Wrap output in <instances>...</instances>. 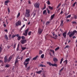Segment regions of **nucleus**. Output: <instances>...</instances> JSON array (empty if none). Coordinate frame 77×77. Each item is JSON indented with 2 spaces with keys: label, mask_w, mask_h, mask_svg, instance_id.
<instances>
[{
  "label": "nucleus",
  "mask_w": 77,
  "mask_h": 77,
  "mask_svg": "<svg viewBox=\"0 0 77 77\" xmlns=\"http://www.w3.org/2000/svg\"><path fill=\"white\" fill-rule=\"evenodd\" d=\"M4 62L6 63L7 62H8V56H5L4 57Z\"/></svg>",
  "instance_id": "nucleus-8"
},
{
  "label": "nucleus",
  "mask_w": 77,
  "mask_h": 77,
  "mask_svg": "<svg viewBox=\"0 0 77 77\" xmlns=\"http://www.w3.org/2000/svg\"><path fill=\"white\" fill-rule=\"evenodd\" d=\"M5 32H8V30L5 29Z\"/></svg>",
  "instance_id": "nucleus-63"
},
{
  "label": "nucleus",
  "mask_w": 77,
  "mask_h": 77,
  "mask_svg": "<svg viewBox=\"0 0 77 77\" xmlns=\"http://www.w3.org/2000/svg\"><path fill=\"white\" fill-rule=\"evenodd\" d=\"M23 20L24 21H27V20L25 18V17L23 18Z\"/></svg>",
  "instance_id": "nucleus-47"
},
{
  "label": "nucleus",
  "mask_w": 77,
  "mask_h": 77,
  "mask_svg": "<svg viewBox=\"0 0 77 77\" xmlns=\"http://www.w3.org/2000/svg\"><path fill=\"white\" fill-rule=\"evenodd\" d=\"M52 35H53V36H54V35H55V33H54V32H53L52 33Z\"/></svg>",
  "instance_id": "nucleus-58"
},
{
  "label": "nucleus",
  "mask_w": 77,
  "mask_h": 77,
  "mask_svg": "<svg viewBox=\"0 0 77 77\" xmlns=\"http://www.w3.org/2000/svg\"><path fill=\"white\" fill-rule=\"evenodd\" d=\"M28 3L29 4H30L31 3H30V0L28 1Z\"/></svg>",
  "instance_id": "nucleus-61"
},
{
  "label": "nucleus",
  "mask_w": 77,
  "mask_h": 77,
  "mask_svg": "<svg viewBox=\"0 0 77 77\" xmlns=\"http://www.w3.org/2000/svg\"><path fill=\"white\" fill-rule=\"evenodd\" d=\"M20 16V13H18L17 16V18H18V17H19Z\"/></svg>",
  "instance_id": "nucleus-34"
},
{
  "label": "nucleus",
  "mask_w": 77,
  "mask_h": 77,
  "mask_svg": "<svg viewBox=\"0 0 77 77\" xmlns=\"http://www.w3.org/2000/svg\"><path fill=\"white\" fill-rule=\"evenodd\" d=\"M46 8V7H45H45L42 8V10H44Z\"/></svg>",
  "instance_id": "nucleus-52"
},
{
  "label": "nucleus",
  "mask_w": 77,
  "mask_h": 77,
  "mask_svg": "<svg viewBox=\"0 0 77 77\" xmlns=\"http://www.w3.org/2000/svg\"><path fill=\"white\" fill-rule=\"evenodd\" d=\"M42 53V51L41 50H40L39 51V54H41Z\"/></svg>",
  "instance_id": "nucleus-39"
},
{
  "label": "nucleus",
  "mask_w": 77,
  "mask_h": 77,
  "mask_svg": "<svg viewBox=\"0 0 77 77\" xmlns=\"http://www.w3.org/2000/svg\"><path fill=\"white\" fill-rule=\"evenodd\" d=\"M41 58H42V59H43V58H44V54H42L41 55Z\"/></svg>",
  "instance_id": "nucleus-38"
},
{
  "label": "nucleus",
  "mask_w": 77,
  "mask_h": 77,
  "mask_svg": "<svg viewBox=\"0 0 77 77\" xmlns=\"http://www.w3.org/2000/svg\"><path fill=\"white\" fill-rule=\"evenodd\" d=\"M31 33H32V32H29L28 33V35L29 36H30L31 35Z\"/></svg>",
  "instance_id": "nucleus-30"
},
{
  "label": "nucleus",
  "mask_w": 77,
  "mask_h": 77,
  "mask_svg": "<svg viewBox=\"0 0 77 77\" xmlns=\"http://www.w3.org/2000/svg\"><path fill=\"white\" fill-rule=\"evenodd\" d=\"M53 60L54 62H57L58 60H57V59L56 58V57H54L53 59Z\"/></svg>",
  "instance_id": "nucleus-19"
},
{
  "label": "nucleus",
  "mask_w": 77,
  "mask_h": 77,
  "mask_svg": "<svg viewBox=\"0 0 77 77\" xmlns=\"http://www.w3.org/2000/svg\"><path fill=\"white\" fill-rule=\"evenodd\" d=\"M77 3V2H75L72 5L73 7H75V4Z\"/></svg>",
  "instance_id": "nucleus-43"
},
{
  "label": "nucleus",
  "mask_w": 77,
  "mask_h": 77,
  "mask_svg": "<svg viewBox=\"0 0 77 77\" xmlns=\"http://www.w3.org/2000/svg\"><path fill=\"white\" fill-rule=\"evenodd\" d=\"M34 6H35V8H39V4L37 3H36V4L34 5Z\"/></svg>",
  "instance_id": "nucleus-10"
},
{
  "label": "nucleus",
  "mask_w": 77,
  "mask_h": 77,
  "mask_svg": "<svg viewBox=\"0 0 77 77\" xmlns=\"http://www.w3.org/2000/svg\"><path fill=\"white\" fill-rule=\"evenodd\" d=\"M63 35L65 38L66 36V32H64L63 33Z\"/></svg>",
  "instance_id": "nucleus-12"
},
{
  "label": "nucleus",
  "mask_w": 77,
  "mask_h": 77,
  "mask_svg": "<svg viewBox=\"0 0 77 77\" xmlns=\"http://www.w3.org/2000/svg\"><path fill=\"white\" fill-rule=\"evenodd\" d=\"M70 33H71V32H69L68 33V35H69V37H70V38H71L72 36H74V34L73 33H72V32L70 34Z\"/></svg>",
  "instance_id": "nucleus-9"
},
{
  "label": "nucleus",
  "mask_w": 77,
  "mask_h": 77,
  "mask_svg": "<svg viewBox=\"0 0 77 77\" xmlns=\"http://www.w3.org/2000/svg\"><path fill=\"white\" fill-rule=\"evenodd\" d=\"M40 66L41 67H46V66L42 64H40Z\"/></svg>",
  "instance_id": "nucleus-23"
},
{
  "label": "nucleus",
  "mask_w": 77,
  "mask_h": 77,
  "mask_svg": "<svg viewBox=\"0 0 77 77\" xmlns=\"http://www.w3.org/2000/svg\"><path fill=\"white\" fill-rule=\"evenodd\" d=\"M76 38V37L75 36H74L72 38L73 39H74V38Z\"/></svg>",
  "instance_id": "nucleus-64"
},
{
  "label": "nucleus",
  "mask_w": 77,
  "mask_h": 77,
  "mask_svg": "<svg viewBox=\"0 0 77 77\" xmlns=\"http://www.w3.org/2000/svg\"><path fill=\"white\" fill-rule=\"evenodd\" d=\"M16 47V44H15L14 45V48H15Z\"/></svg>",
  "instance_id": "nucleus-56"
},
{
  "label": "nucleus",
  "mask_w": 77,
  "mask_h": 77,
  "mask_svg": "<svg viewBox=\"0 0 77 77\" xmlns=\"http://www.w3.org/2000/svg\"><path fill=\"white\" fill-rule=\"evenodd\" d=\"M25 27V25L24 24L23 25V26H22L21 27V28L20 29V30H22V29H23V27Z\"/></svg>",
  "instance_id": "nucleus-25"
},
{
  "label": "nucleus",
  "mask_w": 77,
  "mask_h": 77,
  "mask_svg": "<svg viewBox=\"0 0 77 77\" xmlns=\"http://www.w3.org/2000/svg\"><path fill=\"white\" fill-rule=\"evenodd\" d=\"M48 8L51 11V10H53V7H51V6L49 5L48 6Z\"/></svg>",
  "instance_id": "nucleus-16"
},
{
  "label": "nucleus",
  "mask_w": 77,
  "mask_h": 77,
  "mask_svg": "<svg viewBox=\"0 0 77 77\" xmlns=\"http://www.w3.org/2000/svg\"><path fill=\"white\" fill-rule=\"evenodd\" d=\"M10 67V65L8 64H6V66H5V68H9V67Z\"/></svg>",
  "instance_id": "nucleus-22"
},
{
  "label": "nucleus",
  "mask_w": 77,
  "mask_h": 77,
  "mask_svg": "<svg viewBox=\"0 0 77 77\" xmlns=\"http://www.w3.org/2000/svg\"><path fill=\"white\" fill-rule=\"evenodd\" d=\"M8 37L9 38L11 37V34H10L8 36Z\"/></svg>",
  "instance_id": "nucleus-57"
},
{
  "label": "nucleus",
  "mask_w": 77,
  "mask_h": 77,
  "mask_svg": "<svg viewBox=\"0 0 77 77\" xmlns=\"http://www.w3.org/2000/svg\"><path fill=\"white\" fill-rule=\"evenodd\" d=\"M42 31H43V29H41L40 28H38V33L39 34H41L42 33Z\"/></svg>",
  "instance_id": "nucleus-5"
},
{
  "label": "nucleus",
  "mask_w": 77,
  "mask_h": 77,
  "mask_svg": "<svg viewBox=\"0 0 77 77\" xmlns=\"http://www.w3.org/2000/svg\"><path fill=\"white\" fill-rule=\"evenodd\" d=\"M69 20L68 19V18H66V22H69Z\"/></svg>",
  "instance_id": "nucleus-37"
},
{
  "label": "nucleus",
  "mask_w": 77,
  "mask_h": 77,
  "mask_svg": "<svg viewBox=\"0 0 77 77\" xmlns=\"http://www.w3.org/2000/svg\"><path fill=\"white\" fill-rule=\"evenodd\" d=\"M17 65H18V60H17V59H16L14 63V65L15 66H16Z\"/></svg>",
  "instance_id": "nucleus-11"
},
{
  "label": "nucleus",
  "mask_w": 77,
  "mask_h": 77,
  "mask_svg": "<svg viewBox=\"0 0 77 77\" xmlns=\"http://www.w3.org/2000/svg\"><path fill=\"white\" fill-rule=\"evenodd\" d=\"M30 11L29 9H26V14L27 17H30Z\"/></svg>",
  "instance_id": "nucleus-2"
},
{
  "label": "nucleus",
  "mask_w": 77,
  "mask_h": 77,
  "mask_svg": "<svg viewBox=\"0 0 77 77\" xmlns=\"http://www.w3.org/2000/svg\"><path fill=\"white\" fill-rule=\"evenodd\" d=\"M71 15H69L66 18H70L71 17Z\"/></svg>",
  "instance_id": "nucleus-45"
},
{
  "label": "nucleus",
  "mask_w": 77,
  "mask_h": 77,
  "mask_svg": "<svg viewBox=\"0 0 77 77\" xmlns=\"http://www.w3.org/2000/svg\"><path fill=\"white\" fill-rule=\"evenodd\" d=\"M21 48L23 50H26V47H22Z\"/></svg>",
  "instance_id": "nucleus-29"
},
{
  "label": "nucleus",
  "mask_w": 77,
  "mask_h": 77,
  "mask_svg": "<svg viewBox=\"0 0 77 77\" xmlns=\"http://www.w3.org/2000/svg\"><path fill=\"white\" fill-rule=\"evenodd\" d=\"M23 57L22 56L21 57V60H23Z\"/></svg>",
  "instance_id": "nucleus-60"
},
{
  "label": "nucleus",
  "mask_w": 77,
  "mask_h": 77,
  "mask_svg": "<svg viewBox=\"0 0 77 77\" xmlns=\"http://www.w3.org/2000/svg\"><path fill=\"white\" fill-rule=\"evenodd\" d=\"M45 12H46V10H45L43 11V14H45Z\"/></svg>",
  "instance_id": "nucleus-48"
},
{
  "label": "nucleus",
  "mask_w": 77,
  "mask_h": 77,
  "mask_svg": "<svg viewBox=\"0 0 77 77\" xmlns=\"http://www.w3.org/2000/svg\"><path fill=\"white\" fill-rule=\"evenodd\" d=\"M64 63H65L66 64V65L67 64V63L68 62V60H66L65 61H63Z\"/></svg>",
  "instance_id": "nucleus-36"
},
{
  "label": "nucleus",
  "mask_w": 77,
  "mask_h": 77,
  "mask_svg": "<svg viewBox=\"0 0 77 77\" xmlns=\"http://www.w3.org/2000/svg\"><path fill=\"white\" fill-rule=\"evenodd\" d=\"M25 27V25L24 24L23 25V26H22L21 27V28L20 29V30H22V29H23V27Z\"/></svg>",
  "instance_id": "nucleus-26"
},
{
  "label": "nucleus",
  "mask_w": 77,
  "mask_h": 77,
  "mask_svg": "<svg viewBox=\"0 0 77 77\" xmlns=\"http://www.w3.org/2000/svg\"><path fill=\"white\" fill-rule=\"evenodd\" d=\"M21 22L20 21H18L16 23V26H21Z\"/></svg>",
  "instance_id": "nucleus-6"
},
{
  "label": "nucleus",
  "mask_w": 77,
  "mask_h": 77,
  "mask_svg": "<svg viewBox=\"0 0 77 77\" xmlns=\"http://www.w3.org/2000/svg\"><path fill=\"white\" fill-rule=\"evenodd\" d=\"M2 48L1 47H0V53H1V51H2Z\"/></svg>",
  "instance_id": "nucleus-49"
},
{
  "label": "nucleus",
  "mask_w": 77,
  "mask_h": 77,
  "mask_svg": "<svg viewBox=\"0 0 77 77\" xmlns=\"http://www.w3.org/2000/svg\"><path fill=\"white\" fill-rule=\"evenodd\" d=\"M30 61V58H27L26 60L24 62L23 64L25 66V67L27 68V65L29 63V62Z\"/></svg>",
  "instance_id": "nucleus-1"
},
{
  "label": "nucleus",
  "mask_w": 77,
  "mask_h": 77,
  "mask_svg": "<svg viewBox=\"0 0 77 77\" xmlns=\"http://www.w3.org/2000/svg\"><path fill=\"white\" fill-rule=\"evenodd\" d=\"M19 47H20V46H19V45H18L17 47V51H18L19 50Z\"/></svg>",
  "instance_id": "nucleus-28"
},
{
  "label": "nucleus",
  "mask_w": 77,
  "mask_h": 77,
  "mask_svg": "<svg viewBox=\"0 0 77 77\" xmlns=\"http://www.w3.org/2000/svg\"><path fill=\"white\" fill-rule=\"evenodd\" d=\"M72 33L74 35L75 33H77V31L76 30H75L73 31Z\"/></svg>",
  "instance_id": "nucleus-44"
},
{
  "label": "nucleus",
  "mask_w": 77,
  "mask_h": 77,
  "mask_svg": "<svg viewBox=\"0 0 77 77\" xmlns=\"http://www.w3.org/2000/svg\"><path fill=\"white\" fill-rule=\"evenodd\" d=\"M11 59H12V56H11L9 57V59L8 60V62H9Z\"/></svg>",
  "instance_id": "nucleus-24"
},
{
  "label": "nucleus",
  "mask_w": 77,
  "mask_h": 77,
  "mask_svg": "<svg viewBox=\"0 0 77 77\" xmlns=\"http://www.w3.org/2000/svg\"><path fill=\"white\" fill-rule=\"evenodd\" d=\"M63 58H62L61 60V61L60 62V64H62V62H63Z\"/></svg>",
  "instance_id": "nucleus-32"
},
{
  "label": "nucleus",
  "mask_w": 77,
  "mask_h": 77,
  "mask_svg": "<svg viewBox=\"0 0 77 77\" xmlns=\"http://www.w3.org/2000/svg\"><path fill=\"white\" fill-rule=\"evenodd\" d=\"M63 20H62L61 22V23L60 24V26H63Z\"/></svg>",
  "instance_id": "nucleus-20"
},
{
  "label": "nucleus",
  "mask_w": 77,
  "mask_h": 77,
  "mask_svg": "<svg viewBox=\"0 0 77 77\" xmlns=\"http://www.w3.org/2000/svg\"><path fill=\"white\" fill-rule=\"evenodd\" d=\"M58 50H59V47H58L55 49V51H56Z\"/></svg>",
  "instance_id": "nucleus-33"
},
{
  "label": "nucleus",
  "mask_w": 77,
  "mask_h": 77,
  "mask_svg": "<svg viewBox=\"0 0 77 77\" xmlns=\"http://www.w3.org/2000/svg\"><path fill=\"white\" fill-rule=\"evenodd\" d=\"M74 17V18H75V19H77V15H75Z\"/></svg>",
  "instance_id": "nucleus-50"
},
{
  "label": "nucleus",
  "mask_w": 77,
  "mask_h": 77,
  "mask_svg": "<svg viewBox=\"0 0 77 77\" xmlns=\"http://www.w3.org/2000/svg\"><path fill=\"white\" fill-rule=\"evenodd\" d=\"M5 38L6 40H8V39H9V38H8V35H7L6 34H5Z\"/></svg>",
  "instance_id": "nucleus-18"
},
{
  "label": "nucleus",
  "mask_w": 77,
  "mask_h": 77,
  "mask_svg": "<svg viewBox=\"0 0 77 77\" xmlns=\"http://www.w3.org/2000/svg\"><path fill=\"white\" fill-rule=\"evenodd\" d=\"M29 30V28H27L26 30L25 31V33H23V35L24 36H26L27 35V33H28V32Z\"/></svg>",
  "instance_id": "nucleus-3"
},
{
  "label": "nucleus",
  "mask_w": 77,
  "mask_h": 77,
  "mask_svg": "<svg viewBox=\"0 0 77 77\" xmlns=\"http://www.w3.org/2000/svg\"><path fill=\"white\" fill-rule=\"evenodd\" d=\"M26 37H25L24 36H22L21 37V38L22 39V40H24L25 39Z\"/></svg>",
  "instance_id": "nucleus-40"
},
{
  "label": "nucleus",
  "mask_w": 77,
  "mask_h": 77,
  "mask_svg": "<svg viewBox=\"0 0 77 77\" xmlns=\"http://www.w3.org/2000/svg\"><path fill=\"white\" fill-rule=\"evenodd\" d=\"M48 64L50 66H56V67H57V65L56 64H52L50 62H48Z\"/></svg>",
  "instance_id": "nucleus-4"
},
{
  "label": "nucleus",
  "mask_w": 77,
  "mask_h": 77,
  "mask_svg": "<svg viewBox=\"0 0 77 77\" xmlns=\"http://www.w3.org/2000/svg\"><path fill=\"white\" fill-rule=\"evenodd\" d=\"M55 16V15L54 14H53V15L51 16V20H53V18H54V16Z\"/></svg>",
  "instance_id": "nucleus-21"
},
{
  "label": "nucleus",
  "mask_w": 77,
  "mask_h": 77,
  "mask_svg": "<svg viewBox=\"0 0 77 77\" xmlns=\"http://www.w3.org/2000/svg\"><path fill=\"white\" fill-rule=\"evenodd\" d=\"M64 69V68L63 67L60 70V72L61 71H62L63 70V69Z\"/></svg>",
  "instance_id": "nucleus-46"
},
{
  "label": "nucleus",
  "mask_w": 77,
  "mask_h": 77,
  "mask_svg": "<svg viewBox=\"0 0 77 77\" xmlns=\"http://www.w3.org/2000/svg\"><path fill=\"white\" fill-rule=\"evenodd\" d=\"M69 48V45H67L65 47V48Z\"/></svg>",
  "instance_id": "nucleus-53"
},
{
  "label": "nucleus",
  "mask_w": 77,
  "mask_h": 77,
  "mask_svg": "<svg viewBox=\"0 0 77 77\" xmlns=\"http://www.w3.org/2000/svg\"><path fill=\"white\" fill-rule=\"evenodd\" d=\"M42 72V70H40V71H36V73L37 74H40L41 72Z\"/></svg>",
  "instance_id": "nucleus-17"
},
{
  "label": "nucleus",
  "mask_w": 77,
  "mask_h": 77,
  "mask_svg": "<svg viewBox=\"0 0 77 77\" xmlns=\"http://www.w3.org/2000/svg\"><path fill=\"white\" fill-rule=\"evenodd\" d=\"M38 57L39 56L38 55H37L35 57L33 58L32 59V60H36V59H37Z\"/></svg>",
  "instance_id": "nucleus-15"
},
{
  "label": "nucleus",
  "mask_w": 77,
  "mask_h": 77,
  "mask_svg": "<svg viewBox=\"0 0 77 77\" xmlns=\"http://www.w3.org/2000/svg\"><path fill=\"white\" fill-rule=\"evenodd\" d=\"M50 51L51 52H52L53 53V54H54V51L53 50L51 49L50 50Z\"/></svg>",
  "instance_id": "nucleus-31"
},
{
  "label": "nucleus",
  "mask_w": 77,
  "mask_h": 77,
  "mask_svg": "<svg viewBox=\"0 0 77 77\" xmlns=\"http://www.w3.org/2000/svg\"><path fill=\"white\" fill-rule=\"evenodd\" d=\"M21 39V36H19L18 38H17V40L18 41H20Z\"/></svg>",
  "instance_id": "nucleus-35"
},
{
  "label": "nucleus",
  "mask_w": 77,
  "mask_h": 77,
  "mask_svg": "<svg viewBox=\"0 0 77 77\" xmlns=\"http://www.w3.org/2000/svg\"><path fill=\"white\" fill-rule=\"evenodd\" d=\"M15 36H16V35H13L12 36H11V38H15Z\"/></svg>",
  "instance_id": "nucleus-41"
},
{
  "label": "nucleus",
  "mask_w": 77,
  "mask_h": 77,
  "mask_svg": "<svg viewBox=\"0 0 77 77\" xmlns=\"http://www.w3.org/2000/svg\"><path fill=\"white\" fill-rule=\"evenodd\" d=\"M72 22V24H74L75 25H76L77 24V23H76V22L75 21H73V22Z\"/></svg>",
  "instance_id": "nucleus-27"
},
{
  "label": "nucleus",
  "mask_w": 77,
  "mask_h": 77,
  "mask_svg": "<svg viewBox=\"0 0 77 77\" xmlns=\"http://www.w3.org/2000/svg\"><path fill=\"white\" fill-rule=\"evenodd\" d=\"M60 14H63V11H61Z\"/></svg>",
  "instance_id": "nucleus-55"
},
{
  "label": "nucleus",
  "mask_w": 77,
  "mask_h": 77,
  "mask_svg": "<svg viewBox=\"0 0 77 77\" xmlns=\"http://www.w3.org/2000/svg\"><path fill=\"white\" fill-rule=\"evenodd\" d=\"M27 42V40H22L20 41V42L22 44H24Z\"/></svg>",
  "instance_id": "nucleus-7"
},
{
  "label": "nucleus",
  "mask_w": 77,
  "mask_h": 77,
  "mask_svg": "<svg viewBox=\"0 0 77 77\" xmlns=\"http://www.w3.org/2000/svg\"><path fill=\"white\" fill-rule=\"evenodd\" d=\"M46 25H48V22H47L46 23Z\"/></svg>",
  "instance_id": "nucleus-62"
},
{
  "label": "nucleus",
  "mask_w": 77,
  "mask_h": 77,
  "mask_svg": "<svg viewBox=\"0 0 77 77\" xmlns=\"http://www.w3.org/2000/svg\"><path fill=\"white\" fill-rule=\"evenodd\" d=\"M30 69V66H29L26 69V70L27 71H29V70Z\"/></svg>",
  "instance_id": "nucleus-14"
},
{
  "label": "nucleus",
  "mask_w": 77,
  "mask_h": 77,
  "mask_svg": "<svg viewBox=\"0 0 77 77\" xmlns=\"http://www.w3.org/2000/svg\"><path fill=\"white\" fill-rule=\"evenodd\" d=\"M10 2V1H9V0H8L5 1V5L8 6V3H9V2Z\"/></svg>",
  "instance_id": "nucleus-13"
},
{
  "label": "nucleus",
  "mask_w": 77,
  "mask_h": 77,
  "mask_svg": "<svg viewBox=\"0 0 77 77\" xmlns=\"http://www.w3.org/2000/svg\"><path fill=\"white\" fill-rule=\"evenodd\" d=\"M16 36H17V37H18L20 36V35L19 34H17Z\"/></svg>",
  "instance_id": "nucleus-54"
},
{
  "label": "nucleus",
  "mask_w": 77,
  "mask_h": 77,
  "mask_svg": "<svg viewBox=\"0 0 77 77\" xmlns=\"http://www.w3.org/2000/svg\"><path fill=\"white\" fill-rule=\"evenodd\" d=\"M8 13L11 12V11H10V9H9V8H8Z\"/></svg>",
  "instance_id": "nucleus-51"
},
{
  "label": "nucleus",
  "mask_w": 77,
  "mask_h": 77,
  "mask_svg": "<svg viewBox=\"0 0 77 77\" xmlns=\"http://www.w3.org/2000/svg\"><path fill=\"white\" fill-rule=\"evenodd\" d=\"M0 63H3V60H0Z\"/></svg>",
  "instance_id": "nucleus-59"
},
{
  "label": "nucleus",
  "mask_w": 77,
  "mask_h": 77,
  "mask_svg": "<svg viewBox=\"0 0 77 77\" xmlns=\"http://www.w3.org/2000/svg\"><path fill=\"white\" fill-rule=\"evenodd\" d=\"M60 3L59 5L57 6V9L58 8H59L60 7V6L61 5Z\"/></svg>",
  "instance_id": "nucleus-42"
}]
</instances>
